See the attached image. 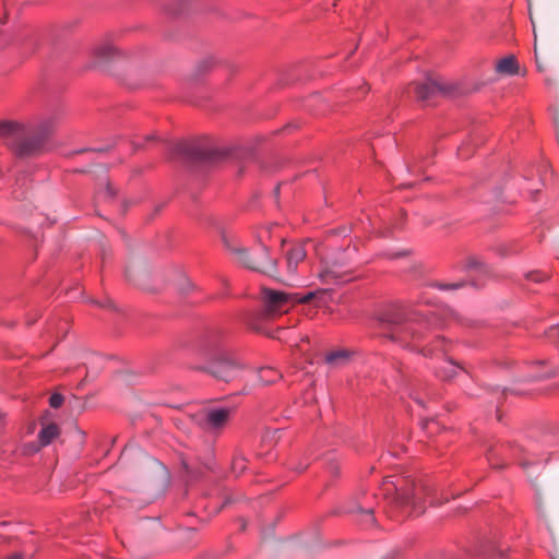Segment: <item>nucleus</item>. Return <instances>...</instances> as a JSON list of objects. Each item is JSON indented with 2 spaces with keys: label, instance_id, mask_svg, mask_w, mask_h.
Instances as JSON below:
<instances>
[{
  "label": "nucleus",
  "instance_id": "nucleus-1",
  "mask_svg": "<svg viewBox=\"0 0 559 559\" xmlns=\"http://www.w3.org/2000/svg\"><path fill=\"white\" fill-rule=\"evenodd\" d=\"M55 122L46 119L33 128L12 119H2V145L17 158H36L49 151Z\"/></svg>",
  "mask_w": 559,
  "mask_h": 559
},
{
  "label": "nucleus",
  "instance_id": "nucleus-2",
  "mask_svg": "<svg viewBox=\"0 0 559 559\" xmlns=\"http://www.w3.org/2000/svg\"><path fill=\"white\" fill-rule=\"evenodd\" d=\"M381 490L391 507L407 516L421 514L425 511V499L430 495L426 484L408 477H386Z\"/></svg>",
  "mask_w": 559,
  "mask_h": 559
},
{
  "label": "nucleus",
  "instance_id": "nucleus-3",
  "mask_svg": "<svg viewBox=\"0 0 559 559\" xmlns=\"http://www.w3.org/2000/svg\"><path fill=\"white\" fill-rule=\"evenodd\" d=\"M379 323L385 330L388 337L404 344L420 341L427 330L433 325L426 318L406 317L404 312L395 308L383 312L379 318Z\"/></svg>",
  "mask_w": 559,
  "mask_h": 559
},
{
  "label": "nucleus",
  "instance_id": "nucleus-4",
  "mask_svg": "<svg viewBox=\"0 0 559 559\" xmlns=\"http://www.w3.org/2000/svg\"><path fill=\"white\" fill-rule=\"evenodd\" d=\"M222 240L224 247L239 265L270 276L277 273V260L270 257V249L264 243H261V253L265 257V260H258L255 254H252L247 247L242 246L237 237L224 234Z\"/></svg>",
  "mask_w": 559,
  "mask_h": 559
},
{
  "label": "nucleus",
  "instance_id": "nucleus-5",
  "mask_svg": "<svg viewBox=\"0 0 559 559\" xmlns=\"http://www.w3.org/2000/svg\"><path fill=\"white\" fill-rule=\"evenodd\" d=\"M263 299L265 309L269 314H277L287 312L290 307L296 304H308L319 296L326 293L325 289H317L309 292L302 296L299 294L274 290L270 288L263 289Z\"/></svg>",
  "mask_w": 559,
  "mask_h": 559
},
{
  "label": "nucleus",
  "instance_id": "nucleus-6",
  "mask_svg": "<svg viewBox=\"0 0 559 559\" xmlns=\"http://www.w3.org/2000/svg\"><path fill=\"white\" fill-rule=\"evenodd\" d=\"M231 408L207 407L191 416L193 423L202 430L211 433L219 432L229 421Z\"/></svg>",
  "mask_w": 559,
  "mask_h": 559
},
{
  "label": "nucleus",
  "instance_id": "nucleus-7",
  "mask_svg": "<svg viewBox=\"0 0 559 559\" xmlns=\"http://www.w3.org/2000/svg\"><path fill=\"white\" fill-rule=\"evenodd\" d=\"M245 368L246 366L236 357L221 354L209 362L205 370L215 379L229 382L238 378Z\"/></svg>",
  "mask_w": 559,
  "mask_h": 559
},
{
  "label": "nucleus",
  "instance_id": "nucleus-8",
  "mask_svg": "<svg viewBox=\"0 0 559 559\" xmlns=\"http://www.w3.org/2000/svg\"><path fill=\"white\" fill-rule=\"evenodd\" d=\"M418 100L426 102L439 95H450L454 87L439 78H428L423 83L413 84Z\"/></svg>",
  "mask_w": 559,
  "mask_h": 559
},
{
  "label": "nucleus",
  "instance_id": "nucleus-9",
  "mask_svg": "<svg viewBox=\"0 0 559 559\" xmlns=\"http://www.w3.org/2000/svg\"><path fill=\"white\" fill-rule=\"evenodd\" d=\"M174 155L180 156L186 160L193 163H205L214 158V152L205 150L195 144L186 142L177 143L173 147Z\"/></svg>",
  "mask_w": 559,
  "mask_h": 559
},
{
  "label": "nucleus",
  "instance_id": "nucleus-10",
  "mask_svg": "<svg viewBox=\"0 0 559 559\" xmlns=\"http://www.w3.org/2000/svg\"><path fill=\"white\" fill-rule=\"evenodd\" d=\"M182 468L191 478H200L204 475L205 471L211 469L210 461H201L199 457L182 459Z\"/></svg>",
  "mask_w": 559,
  "mask_h": 559
},
{
  "label": "nucleus",
  "instance_id": "nucleus-11",
  "mask_svg": "<svg viewBox=\"0 0 559 559\" xmlns=\"http://www.w3.org/2000/svg\"><path fill=\"white\" fill-rule=\"evenodd\" d=\"M130 456L142 459L147 466L155 468L157 472H159L162 474L163 477H165V478L167 477L166 468L162 464H159L157 461L150 457L142 450L135 449V448H126L122 452V457L127 459Z\"/></svg>",
  "mask_w": 559,
  "mask_h": 559
},
{
  "label": "nucleus",
  "instance_id": "nucleus-12",
  "mask_svg": "<svg viewBox=\"0 0 559 559\" xmlns=\"http://www.w3.org/2000/svg\"><path fill=\"white\" fill-rule=\"evenodd\" d=\"M60 433L56 424H48L41 428L38 433V444L33 448L34 452L39 451L43 447L50 444Z\"/></svg>",
  "mask_w": 559,
  "mask_h": 559
},
{
  "label": "nucleus",
  "instance_id": "nucleus-13",
  "mask_svg": "<svg viewBox=\"0 0 559 559\" xmlns=\"http://www.w3.org/2000/svg\"><path fill=\"white\" fill-rule=\"evenodd\" d=\"M307 253L302 245H295L286 253L287 270L290 274L297 271L298 264L302 262Z\"/></svg>",
  "mask_w": 559,
  "mask_h": 559
},
{
  "label": "nucleus",
  "instance_id": "nucleus-14",
  "mask_svg": "<svg viewBox=\"0 0 559 559\" xmlns=\"http://www.w3.org/2000/svg\"><path fill=\"white\" fill-rule=\"evenodd\" d=\"M496 71L503 75H514L519 72V64L514 56H508L499 60L496 64Z\"/></svg>",
  "mask_w": 559,
  "mask_h": 559
},
{
  "label": "nucleus",
  "instance_id": "nucleus-15",
  "mask_svg": "<svg viewBox=\"0 0 559 559\" xmlns=\"http://www.w3.org/2000/svg\"><path fill=\"white\" fill-rule=\"evenodd\" d=\"M347 511L353 514L361 515L366 524H372L374 522L373 507L368 503L357 502L352 508H348Z\"/></svg>",
  "mask_w": 559,
  "mask_h": 559
},
{
  "label": "nucleus",
  "instance_id": "nucleus-16",
  "mask_svg": "<svg viewBox=\"0 0 559 559\" xmlns=\"http://www.w3.org/2000/svg\"><path fill=\"white\" fill-rule=\"evenodd\" d=\"M350 353L345 349L331 352L325 357V362L332 368H338L348 362Z\"/></svg>",
  "mask_w": 559,
  "mask_h": 559
},
{
  "label": "nucleus",
  "instance_id": "nucleus-17",
  "mask_svg": "<svg viewBox=\"0 0 559 559\" xmlns=\"http://www.w3.org/2000/svg\"><path fill=\"white\" fill-rule=\"evenodd\" d=\"M145 275L146 271L140 263H131L126 269L127 278L135 284H139Z\"/></svg>",
  "mask_w": 559,
  "mask_h": 559
},
{
  "label": "nucleus",
  "instance_id": "nucleus-18",
  "mask_svg": "<svg viewBox=\"0 0 559 559\" xmlns=\"http://www.w3.org/2000/svg\"><path fill=\"white\" fill-rule=\"evenodd\" d=\"M282 374L272 368H260L258 379L264 385L272 384L281 379Z\"/></svg>",
  "mask_w": 559,
  "mask_h": 559
},
{
  "label": "nucleus",
  "instance_id": "nucleus-19",
  "mask_svg": "<svg viewBox=\"0 0 559 559\" xmlns=\"http://www.w3.org/2000/svg\"><path fill=\"white\" fill-rule=\"evenodd\" d=\"M116 55V48L110 44H103L95 49V56L100 62L111 60Z\"/></svg>",
  "mask_w": 559,
  "mask_h": 559
},
{
  "label": "nucleus",
  "instance_id": "nucleus-20",
  "mask_svg": "<svg viewBox=\"0 0 559 559\" xmlns=\"http://www.w3.org/2000/svg\"><path fill=\"white\" fill-rule=\"evenodd\" d=\"M425 355H432L436 352H447V342L443 337H437L431 344L419 347Z\"/></svg>",
  "mask_w": 559,
  "mask_h": 559
},
{
  "label": "nucleus",
  "instance_id": "nucleus-21",
  "mask_svg": "<svg viewBox=\"0 0 559 559\" xmlns=\"http://www.w3.org/2000/svg\"><path fill=\"white\" fill-rule=\"evenodd\" d=\"M457 370L459 367L455 364L448 361L445 366L440 368V370L438 371V376L444 380H451L456 376Z\"/></svg>",
  "mask_w": 559,
  "mask_h": 559
},
{
  "label": "nucleus",
  "instance_id": "nucleus-22",
  "mask_svg": "<svg viewBox=\"0 0 559 559\" xmlns=\"http://www.w3.org/2000/svg\"><path fill=\"white\" fill-rule=\"evenodd\" d=\"M63 396L59 393H53L49 399V405L52 408H59L63 404Z\"/></svg>",
  "mask_w": 559,
  "mask_h": 559
},
{
  "label": "nucleus",
  "instance_id": "nucleus-23",
  "mask_svg": "<svg viewBox=\"0 0 559 559\" xmlns=\"http://www.w3.org/2000/svg\"><path fill=\"white\" fill-rule=\"evenodd\" d=\"M234 471H239L241 473L245 469V464L242 459H236L233 463Z\"/></svg>",
  "mask_w": 559,
  "mask_h": 559
},
{
  "label": "nucleus",
  "instance_id": "nucleus-24",
  "mask_svg": "<svg viewBox=\"0 0 559 559\" xmlns=\"http://www.w3.org/2000/svg\"><path fill=\"white\" fill-rule=\"evenodd\" d=\"M463 286V283L462 282H459V283H453V284H440L439 287L441 289H456V288H460Z\"/></svg>",
  "mask_w": 559,
  "mask_h": 559
},
{
  "label": "nucleus",
  "instance_id": "nucleus-25",
  "mask_svg": "<svg viewBox=\"0 0 559 559\" xmlns=\"http://www.w3.org/2000/svg\"><path fill=\"white\" fill-rule=\"evenodd\" d=\"M104 197H105L106 199H111V198H114V197H115V190H114V188H112L111 186H109V185H108V186L106 187V190H105V192H104Z\"/></svg>",
  "mask_w": 559,
  "mask_h": 559
},
{
  "label": "nucleus",
  "instance_id": "nucleus-26",
  "mask_svg": "<svg viewBox=\"0 0 559 559\" xmlns=\"http://www.w3.org/2000/svg\"><path fill=\"white\" fill-rule=\"evenodd\" d=\"M468 266L469 267H474V269H478V267L483 266V263L479 260L473 258V259H469Z\"/></svg>",
  "mask_w": 559,
  "mask_h": 559
},
{
  "label": "nucleus",
  "instance_id": "nucleus-27",
  "mask_svg": "<svg viewBox=\"0 0 559 559\" xmlns=\"http://www.w3.org/2000/svg\"><path fill=\"white\" fill-rule=\"evenodd\" d=\"M320 277H321L322 280H325V278H329V277L335 278V277H336V275H335V273H334L333 271H331V270H325L324 272H322V273L320 274Z\"/></svg>",
  "mask_w": 559,
  "mask_h": 559
},
{
  "label": "nucleus",
  "instance_id": "nucleus-28",
  "mask_svg": "<svg viewBox=\"0 0 559 559\" xmlns=\"http://www.w3.org/2000/svg\"><path fill=\"white\" fill-rule=\"evenodd\" d=\"M549 337H557L559 336V325H554L549 329Z\"/></svg>",
  "mask_w": 559,
  "mask_h": 559
},
{
  "label": "nucleus",
  "instance_id": "nucleus-29",
  "mask_svg": "<svg viewBox=\"0 0 559 559\" xmlns=\"http://www.w3.org/2000/svg\"><path fill=\"white\" fill-rule=\"evenodd\" d=\"M527 276L530 280L535 281V282H539L542 280L540 275L538 273H530Z\"/></svg>",
  "mask_w": 559,
  "mask_h": 559
},
{
  "label": "nucleus",
  "instance_id": "nucleus-30",
  "mask_svg": "<svg viewBox=\"0 0 559 559\" xmlns=\"http://www.w3.org/2000/svg\"><path fill=\"white\" fill-rule=\"evenodd\" d=\"M435 425H436V423L433 420H427L424 424V428L430 432V426H435Z\"/></svg>",
  "mask_w": 559,
  "mask_h": 559
},
{
  "label": "nucleus",
  "instance_id": "nucleus-31",
  "mask_svg": "<svg viewBox=\"0 0 559 559\" xmlns=\"http://www.w3.org/2000/svg\"><path fill=\"white\" fill-rule=\"evenodd\" d=\"M258 260H265V257L261 253V247L259 248V252L255 254Z\"/></svg>",
  "mask_w": 559,
  "mask_h": 559
},
{
  "label": "nucleus",
  "instance_id": "nucleus-32",
  "mask_svg": "<svg viewBox=\"0 0 559 559\" xmlns=\"http://www.w3.org/2000/svg\"><path fill=\"white\" fill-rule=\"evenodd\" d=\"M531 21H532V24H533V32H534V36L536 37V28H535V23H534V20L533 17L531 16ZM535 55L537 56V52L535 51Z\"/></svg>",
  "mask_w": 559,
  "mask_h": 559
},
{
  "label": "nucleus",
  "instance_id": "nucleus-33",
  "mask_svg": "<svg viewBox=\"0 0 559 559\" xmlns=\"http://www.w3.org/2000/svg\"><path fill=\"white\" fill-rule=\"evenodd\" d=\"M132 145H133L134 151H138L141 147V145L136 142H133Z\"/></svg>",
  "mask_w": 559,
  "mask_h": 559
},
{
  "label": "nucleus",
  "instance_id": "nucleus-34",
  "mask_svg": "<svg viewBox=\"0 0 559 559\" xmlns=\"http://www.w3.org/2000/svg\"><path fill=\"white\" fill-rule=\"evenodd\" d=\"M154 139H155V136H154V135H150V136H147L145 140H146V141H151V140H154Z\"/></svg>",
  "mask_w": 559,
  "mask_h": 559
},
{
  "label": "nucleus",
  "instance_id": "nucleus-35",
  "mask_svg": "<svg viewBox=\"0 0 559 559\" xmlns=\"http://www.w3.org/2000/svg\"><path fill=\"white\" fill-rule=\"evenodd\" d=\"M546 83H547V84H551V83H552V81H551L549 78H547V79H546Z\"/></svg>",
  "mask_w": 559,
  "mask_h": 559
},
{
  "label": "nucleus",
  "instance_id": "nucleus-36",
  "mask_svg": "<svg viewBox=\"0 0 559 559\" xmlns=\"http://www.w3.org/2000/svg\"><path fill=\"white\" fill-rule=\"evenodd\" d=\"M537 67H538L539 70H543V68H542V66H540V63L538 61H537Z\"/></svg>",
  "mask_w": 559,
  "mask_h": 559
},
{
  "label": "nucleus",
  "instance_id": "nucleus-37",
  "mask_svg": "<svg viewBox=\"0 0 559 559\" xmlns=\"http://www.w3.org/2000/svg\"><path fill=\"white\" fill-rule=\"evenodd\" d=\"M278 194V187L275 189V195Z\"/></svg>",
  "mask_w": 559,
  "mask_h": 559
},
{
  "label": "nucleus",
  "instance_id": "nucleus-38",
  "mask_svg": "<svg viewBox=\"0 0 559 559\" xmlns=\"http://www.w3.org/2000/svg\"><path fill=\"white\" fill-rule=\"evenodd\" d=\"M554 559H559L558 557H554Z\"/></svg>",
  "mask_w": 559,
  "mask_h": 559
}]
</instances>
